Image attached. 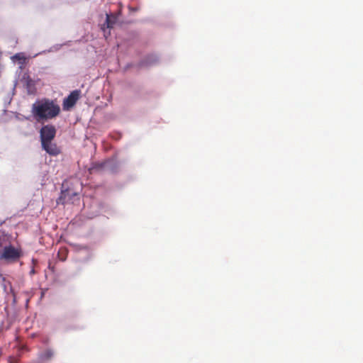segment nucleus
Here are the masks:
<instances>
[{"label":"nucleus","mask_w":363,"mask_h":363,"mask_svg":"<svg viewBox=\"0 0 363 363\" xmlns=\"http://www.w3.org/2000/svg\"><path fill=\"white\" fill-rule=\"evenodd\" d=\"M60 113V107L56 101L48 98L37 100L31 107L32 116L38 123L55 118Z\"/></svg>","instance_id":"f257e3e1"},{"label":"nucleus","mask_w":363,"mask_h":363,"mask_svg":"<svg viewBox=\"0 0 363 363\" xmlns=\"http://www.w3.org/2000/svg\"><path fill=\"white\" fill-rule=\"evenodd\" d=\"M22 255L21 250L15 248L12 245L6 246L4 248L0 259L10 262L17 261Z\"/></svg>","instance_id":"f03ea898"},{"label":"nucleus","mask_w":363,"mask_h":363,"mask_svg":"<svg viewBox=\"0 0 363 363\" xmlns=\"http://www.w3.org/2000/svg\"><path fill=\"white\" fill-rule=\"evenodd\" d=\"M56 128L52 125H46L41 128L40 130V142L52 141L56 135Z\"/></svg>","instance_id":"7ed1b4c3"},{"label":"nucleus","mask_w":363,"mask_h":363,"mask_svg":"<svg viewBox=\"0 0 363 363\" xmlns=\"http://www.w3.org/2000/svg\"><path fill=\"white\" fill-rule=\"evenodd\" d=\"M80 96V91L74 90L72 91L69 96L64 99L63 101V108L64 109H69L73 107Z\"/></svg>","instance_id":"20e7f679"},{"label":"nucleus","mask_w":363,"mask_h":363,"mask_svg":"<svg viewBox=\"0 0 363 363\" xmlns=\"http://www.w3.org/2000/svg\"><path fill=\"white\" fill-rule=\"evenodd\" d=\"M41 145L43 149L50 155L56 156L60 152V150L56 144L52 143V141L45 142V143L44 142H42Z\"/></svg>","instance_id":"39448f33"},{"label":"nucleus","mask_w":363,"mask_h":363,"mask_svg":"<svg viewBox=\"0 0 363 363\" xmlns=\"http://www.w3.org/2000/svg\"><path fill=\"white\" fill-rule=\"evenodd\" d=\"M118 16L116 14L106 13L105 23L101 26V29L105 32L106 28H112L118 21Z\"/></svg>","instance_id":"423d86ee"},{"label":"nucleus","mask_w":363,"mask_h":363,"mask_svg":"<svg viewBox=\"0 0 363 363\" xmlns=\"http://www.w3.org/2000/svg\"><path fill=\"white\" fill-rule=\"evenodd\" d=\"M23 81L28 93L33 94L35 91V82L29 76L24 77Z\"/></svg>","instance_id":"0eeeda50"},{"label":"nucleus","mask_w":363,"mask_h":363,"mask_svg":"<svg viewBox=\"0 0 363 363\" xmlns=\"http://www.w3.org/2000/svg\"><path fill=\"white\" fill-rule=\"evenodd\" d=\"M54 355V352L52 350L48 349L40 355V358L43 360H48L51 359Z\"/></svg>","instance_id":"6e6552de"},{"label":"nucleus","mask_w":363,"mask_h":363,"mask_svg":"<svg viewBox=\"0 0 363 363\" xmlns=\"http://www.w3.org/2000/svg\"><path fill=\"white\" fill-rule=\"evenodd\" d=\"M118 6H119L118 11L116 13H114V14L118 16V18H119V16L121 15V13H122V8H123L122 4L119 3L118 4Z\"/></svg>","instance_id":"1a4fd4ad"},{"label":"nucleus","mask_w":363,"mask_h":363,"mask_svg":"<svg viewBox=\"0 0 363 363\" xmlns=\"http://www.w3.org/2000/svg\"><path fill=\"white\" fill-rule=\"evenodd\" d=\"M130 10L132 11H138V9L136 8H131V7H129Z\"/></svg>","instance_id":"9d476101"},{"label":"nucleus","mask_w":363,"mask_h":363,"mask_svg":"<svg viewBox=\"0 0 363 363\" xmlns=\"http://www.w3.org/2000/svg\"><path fill=\"white\" fill-rule=\"evenodd\" d=\"M14 57H15V58H19L18 55V54H17V55H16L14 56Z\"/></svg>","instance_id":"9b49d317"}]
</instances>
